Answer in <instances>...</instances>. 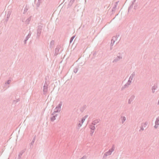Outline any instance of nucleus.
Returning <instances> with one entry per match:
<instances>
[{
  "instance_id": "nucleus-1",
  "label": "nucleus",
  "mask_w": 159,
  "mask_h": 159,
  "mask_svg": "<svg viewBox=\"0 0 159 159\" xmlns=\"http://www.w3.org/2000/svg\"><path fill=\"white\" fill-rule=\"evenodd\" d=\"M62 104V102L61 101L59 104L54 109V112L52 113V115L51 118V121H53L56 119V117L58 116L57 114H55V113L59 112L61 110V107Z\"/></svg>"
},
{
  "instance_id": "nucleus-2",
  "label": "nucleus",
  "mask_w": 159,
  "mask_h": 159,
  "mask_svg": "<svg viewBox=\"0 0 159 159\" xmlns=\"http://www.w3.org/2000/svg\"><path fill=\"white\" fill-rule=\"evenodd\" d=\"M61 46L60 45H58L57 46L56 48L55 49L54 52V56H56L59 54L60 52L62 50H61L60 52H59L60 50L61 49Z\"/></svg>"
},
{
  "instance_id": "nucleus-3",
  "label": "nucleus",
  "mask_w": 159,
  "mask_h": 159,
  "mask_svg": "<svg viewBox=\"0 0 159 159\" xmlns=\"http://www.w3.org/2000/svg\"><path fill=\"white\" fill-rule=\"evenodd\" d=\"M115 149V146L114 145H113L112 147V148L111 149H110L109 151L106 152L104 154L103 157V158L104 157H106L108 155H111V153L112 152H113Z\"/></svg>"
},
{
  "instance_id": "nucleus-4",
  "label": "nucleus",
  "mask_w": 159,
  "mask_h": 159,
  "mask_svg": "<svg viewBox=\"0 0 159 159\" xmlns=\"http://www.w3.org/2000/svg\"><path fill=\"white\" fill-rule=\"evenodd\" d=\"M43 26L42 25H39L38 26L37 33V38H39L41 35L42 30Z\"/></svg>"
},
{
  "instance_id": "nucleus-5",
  "label": "nucleus",
  "mask_w": 159,
  "mask_h": 159,
  "mask_svg": "<svg viewBox=\"0 0 159 159\" xmlns=\"http://www.w3.org/2000/svg\"><path fill=\"white\" fill-rule=\"evenodd\" d=\"M132 80H131L129 78L127 82L122 87L121 89L127 88L129 87V86L131 84Z\"/></svg>"
},
{
  "instance_id": "nucleus-6",
  "label": "nucleus",
  "mask_w": 159,
  "mask_h": 159,
  "mask_svg": "<svg viewBox=\"0 0 159 159\" xmlns=\"http://www.w3.org/2000/svg\"><path fill=\"white\" fill-rule=\"evenodd\" d=\"M70 22L69 21L66 22L63 26L64 28L67 30H68L70 29Z\"/></svg>"
},
{
  "instance_id": "nucleus-7",
  "label": "nucleus",
  "mask_w": 159,
  "mask_h": 159,
  "mask_svg": "<svg viewBox=\"0 0 159 159\" xmlns=\"http://www.w3.org/2000/svg\"><path fill=\"white\" fill-rule=\"evenodd\" d=\"M11 10H9L8 11L7 14L6 15V17L5 19V20L6 22L7 21L10 17V16L11 14Z\"/></svg>"
},
{
  "instance_id": "nucleus-8",
  "label": "nucleus",
  "mask_w": 159,
  "mask_h": 159,
  "mask_svg": "<svg viewBox=\"0 0 159 159\" xmlns=\"http://www.w3.org/2000/svg\"><path fill=\"white\" fill-rule=\"evenodd\" d=\"M122 58V57L120 55L117 56V57H116L113 60L112 62L115 63L117 62L118 61L120 60V59Z\"/></svg>"
},
{
  "instance_id": "nucleus-9",
  "label": "nucleus",
  "mask_w": 159,
  "mask_h": 159,
  "mask_svg": "<svg viewBox=\"0 0 159 159\" xmlns=\"http://www.w3.org/2000/svg\"><path fill=\"white\" fill-rule=\"evenodd\" d=\"M135 97L134 95H132L128 100V103L130 104L131 102L134 100Z\"/></svg>"
},
{
  "instance_id": "nucleus-10",
  "label": "nucleus",
  "mask_w": 159,
  "mask_h": 159,
  "mask_svg": "<svg viewBox=\"0 0 159 159\" xmlns=\"http://www.w3.org/2000/svg\"><path fill=\"white\" fill-rule=\"evenodd\" d=\"M100 120L98 119L96 120L93 121L92 123V125H96L98 123H99Z\"/></svg>"
},
{
  "instance_id": "nucleus-11",
  "label": "nucleus",
  "mask_w": 159,
  "mask_h": 159,
  "mask_svg": "<svg viewBox=\"0 0 159 159\" xmlns=\"http://www.w3.org/2000/svg\"><path fill=\"white\" fill-rule=\"evenodd\" d=\"M55 43V41L54 40H52L50 43L49 47L50 48H52L53 47Z\"/></svg>"
},
{
  "instance_id": "nucleus-12",
  "label": "nucleus",
  "mask_w": 159,
  "mask_h": 159,
  "mask_svg": "<svg viewBox=\"0 0 159 159\" xmlns=\"http://www.w3.org/2000/svg\"><path fill=\"white\" fill-rule=\"evenodd\" d=\"M31 16L29 17L25 21V23L26 24H28L30 22V21L31 20Z\"/></svg>"
},
{
  "instance_id": "nucleus-13",
  "label": "nucleus",
  "mask_w": 159,
  "mask_h": 159,
  "mask_svg": "<svg viewBox=\"0 0 159 159\" xmlns=\"http://www.w3.org/2000/svg\"><path fill=\"white\" fill-rule=\"evenodd\" d=\"M11 80H10V79H9L8 80L7 82H6L5 83L4 86H7V85L9 84L11 82Z\"/></svg>"
},
{
  "instance_id": "nucleus-14",
  "label": "nucleus",
  "mask_w": 159,
  "mask_h": 159,
  "mask_svg": "<svg viewBox=\"0 0 159 159\" xmlns=\"http://www.w3.org/2000/svg\"><path fill=\"white\" fill-rule=\"evenodd\" d=\"M136 0H134V1L132 2V4L128 8V11L132 8L133 7V5L134 3L135 2Z\"/></svg>"
},
{
  "instance_id": "nucleus-15",
  "label": "nucleus",
  "mask_w": 159,
  "mask_h": 159,
  "mask_svg": "<svg viewBox=\"0 0 159 159\" xmlns=\"http://www.w3.org/2000/svg\"><path fill=\"white\" fill-rule=\"evenodd\" d=\"M135 75V72H133L132 74L130 76L129 78H130V79L131 80H133V79L134 78V76Z\"/></svg>"
},
{
  "instance_id": "nucleus-16",
  "label": "nucleus",
  "mask_w": 159,
  "mask_h": 159,
  "mask_svg": "<svg viewBox=\"0 0 159 159\" xmlns=\"http://www.w3.org/2000/svg\"><path fill=\"white\" fill-rule=\"evenodd\" d=\"M42 2V1H39V0H38V1L36 4V6L37 8H38L39 7L40 5V3H41Z\"/></svg>"
},
{
  "instance_id": "nucleus-17",
  "label": "nucleus",
  "mask_w": 159,
  "mask_h": 159,
  "mask_svg": "<svg viewBox=\"0 0 159 159\" xmlns=\"http://www.w3.org/2000/svg\"><path fill=\"white\" fill-rule=\"evenodd\" d=\"M155 124L156 125H159V116L157 118Z\"/></svg>"
},
{
  "instance_id": "nucleus-18",
  "label": "nucleus",
  "mask_w": 159,
  "mask_h": 159,
  "mask_svg": "<svg viewBox=\"0 0 159 159\" xmlns=\"http://www.w3.org/2000/svg\"><path fill=\"white\" fill-rule=\"evenodd\" d=\"M89 128L91 130H94L95 129V127L94 125H90Z\"/></svg>"
},
{
  "instance_id": "nucleus-19",
  "label": "nucleus",
  "mask_w": 159,
  "mask_h": 159,
  "mask_svg": "<svg viewBox=\"0 0 159 159\" xmlns=\"http://www.w3.org/2000/svg\"><path fill=\"white\" fill-rule=\"evenodd\" d=\"M20 100L19 98H16V100H14L13 101V103L16 104V103H17L18 102L20 101Z\"/></svg>"
},
{
  "instance_id": "nucleus-20",
  "label": "nucleus",
  "mask_w": 159,
  "mask_h": 159,
  "mask_svg": "<svg viewBox=\"0 0 159 159\" xmlns=\"http://www.w3.org/2000/svg\"><path fill=\"white\" fill-rule=\"evenodd\" d=\"M31 33L30 31L28 35L26 36L25 39L27 40H28L29 39L31 35Z\"/></svg>"
},
{
  "instance_id": "nucleus-21",
  "label": "nucleus",
  "mask_w": 159,
  "mask_h": 159,
  "mask_svg": "<svg viewBox=\"0 0 159 159\" xmlns=\"http://www.w3.org/2000/svg\"><path fill=\"white\" fill-rule=\"evenodd\" d=\"M121 118L122 119L121 122L123 124L126 120V118L125 116H122Z\"/></svg>"
},
{
  "instance_id": "nucleus-22",
  "label": "nucleus",
  "mask_w": 159,
  "mask_h": 159,
  "mask_svg": "<svg viewBox=\"0 0 159 159\" xmlns=\"http://www.w3.org/2000/svg\"><path fill=\"white\" fill-rule=\"evenodd\" d=\"M34 142V140H32L31 143L30 144V148H32Z\"/></svg>"
},
{
  "instance_id": "nucleus-23",
  "label": "nucleus",
  "mask_w": 159,
  "mask_h": 159,
  "mask_svg": "<svg viewBox=\"0 0 159 159\" xmlns=\"http://www.w3.org/2000/svg\"><path fill=\"white\" fill-rule=\"evenodd\" d=\"M48 85L47 83H45L44 86H43V89H48Z\"/></svg>"
},
{
  "instance_id": "nucleus-24",
  "label": "nucleus",
  "mask_w": 159,
  "mask_h": 159,
  "mask_svg": "<svg viewBox=\"0 0 159 159\" xmlns=\"http://www.w3.org/2000/svg\"><path fill=\"white\" fill-rule=\"evenodd\" d=\"M117 7L116 6H115L113 7L112 8L111 11L112 12V14L113 13V12H114V11H115Z\"/></svg>"
},
{
  "instance_id": "nucleus-25",
  "label": "nucleus",
  "mask_w": 159,
  "mask_h": 159,
  "mask_svg": "<svg viewBox=\"0 0 159 159\" xmlns=\"http://www.w3.org/2000/svg\"><path fill=\"white\" fill-rule=\"evenodd\" d=\"M26 150V149H25L21 150V151L19 153V154H20L22 156V155L24 153Z\"/></svg>"
},
{
  "instance_id": "nucleus-26",
  "label": "nucleus",
  "mask_w": 159,
  "mask_h": 159,
  "mask_svg": "<svg viewBox=\"0 0 159 159\" xmlns=\"http://www.w3.org/2000/svg\"><path fill=\"white\" fill-rule=\"evenodd\" d=\"M117 39V35H116V36H114L112 37V40H114L115 41H116Z\"/></svg>"
},
{
  "instance_id": "nucleus-27",
  "label": "nucleus",
  "mask_w": 159,
  "mask_h": 159,
  "mask_svg": "<svg viewBox=\"0 0 159 159\" xmlns=\"http://www.w3.org/2000/svg\"><path fill=\"white\" fill-rule=\"evenodd\" d=\"M148 124V122H145L144 123H142L141 124V126H143L144 127H145L146 125Z\"/></svg>"
},
{
  "instance_id": "nucleus-28",
  "label": "nucleus",
  "mask_w": 159,
  "mask_h": 159,
  "mask_svg": "<svg viewBox=\"0 0 159 159\" xmlns=\"http://www.w3.org/2000/svg\"><path fill=\"white\" fill-rule=\"evenodd\" d=\"M115 42V41H114V40H112V39L111 40V43L110 44V45L111 46H113V45H114V43Z\"/></svg>"
},
{
  "instance_id": "nucleus-29",
  "label": "nucleus",
  "mask_w": 159,
  "mask_h": 159,
  "mask_svg": "<svg viewBox=\"0 0 159 159\" xmlns=\"http://www.w3.org/2000/svg\"><path fill=\"white\" fill-rule=\"evenodd\" d=\"M75 37V36H73L70 38V43L72 42Z\"/></svg>"
},
{
  "instance_id": "nucleus-30",
  "label": "nucleus",
  "mask_w": 159,
  "mask_h": 159,
  "mask_svg": "<svg viewBox=\"0 0 159 159\" xmlns=\"http://www.w3.org/2000/svg\"><path fill=\"white\" fill-rule=\"evenodd\" d=\"M157 88L156 84H154L153 86L152 87L151 89H156Z\"/></svg>"
},
{
  "instance_id": "nucleus-31",
  "label": "nucleus",
  "mask_w": 159,
  "mask_h": 159,
  "mask_svg": "<svg viewBox=\"0 0 159 159\" xmlns=\"http://www.w3.org/2000/svg\"><path fill=\"white\" fill-rule=\"evenodd\" d=\"M83 124H82V123H81V122L80 123H79L78 125V129H79L80 127L81 126H82V125Z\"/></svg>"
},
{
  "instance_id": "nucleus-32",
  "label": "nucleus",
  "mask_w": 159,
  "mask_h": 159,
  "mask_svg": "<svg viewBox=\"0 0 159 159\" xmlns=\"http://www.w3.org/2000/svg\"><path fill=\"white\" fill-rule=\"evenodd\" d=\"M85 120L84 117H83L81 120V123L83 124Z\"/></svg>"
},
{
  "instance_id": "nucleus-33",
  "label": "nucleus",
  "mask_w": 159,
  "mask_h": 159,
  "mask_svg": "<svg viewBox=\"0 0 159 159\" xmlns=\"http://www.w3.org/2000/svg\"><path fill=\"white\" fill-rule=\"evenodd\" d=\"M43 94L45 95L48 92V90H43Z\"/></svg>"
},
{
  "instance_id": "nucleus-34",
  "label": "nucleus",
  "mask_w": 159,
  "mask_h": 159,
  "mask_svg": "<svg viewBox=\"0 0 159 159\" xmlns=\"http://www.w3.org/2000/svg\"><path fill=\"white\" fill-rule=\"evenodd\" d=\"M97 52L96 51H93V55L94 56H95L97 54Z\"/></svg>"
},
{
  "instance_id": "nucleus-35",
  "label": "nucleus",
  "mask_w": 159,
  "mask_h": 159,
  "mask_svg": "<svg viewBox=\"0 0 159 159\" xmlns=\"http://www.w3.org/2000/svg\"><path fill=\"white\" fill-rule=\"evenodd\" d=\"M74 73H77V72L78 71V69L77 68H75L73 70Z\"/></svg>"
},
{
  "instance_id": "nucleus-36",
  "label": "nucleus",
  "mask_w": 159,
  "mask_h": 159,
  "mask_svg": "<svg viewBox=\"0 0 159 159\" xmlns=\"http://www.w3.org/2000/svg\"><path fill=\"white\" fill-rule=\"evenodd\" d=\"M143 127V126H141L140 129L139 130V131H143L144 130V128Z\"/></svg>"
},
{
  "instance_id": "nucleus-37",
  "label": "nucleus",
  "mask_w": 159,
  "mask_h": 159,
  "mask_svg": "<svg viewBox=\"0 0 159 159\" xmlns=\"http://www.w3.org/2000/svg\"><path fill=\"white\" fill-rule=\"evenodd\" d=\"M85 107H86V106H84L83 108H82L80 109V111H81L82 112L83 111L84 109L85 108Z\"/></svg>"
},
{
  "instance_id": "nucleus-38",
  "label": "nucleus",
  "mask_w": 159,
  "mask_h": 159,
  "mask_svg": "<svg viewBox=\"0 0 159 159\" xmlns=\"http://www.w3.org/2000/svg\"><path fill=\"white\" fill-rule=\"evenodd\" d=\"M22 155L20 154H19L18 157L17 159H21V158Z\"/></svg>"
},
{
  "instance_id": "nucleus-39",
  "label": "nucleus",
  "mask_w": 159,
  "mask_h": 159,
  "mask_svg": "<svg viewBox=\"0 0 159 159\" xmlns=\"http://www.w3.org/2000/svg\"><path fill=\"white\" fill-rule=\"evenodd\" d=\"M69 80H67L66 82L65 83V85H67V84H68V83H69Z\"/></svg>"
},
{
  "instance_id": "nucleus-40",
  "label": "nucleus",
  "mask_w": 159,
  "mask_h": 159,
  "mask_svg": "<svg viewBox=\"0 0 159 159\" xmlns=\"http://www.w3.org/2000/svg\"><path fill=\"white\" fill-rule=\"evenodd\" d=\"M90 132H91L90 134H91V136H92L93 134V133L94 132V130H91Z\"/></svg>"
},
{
  "instance_id": "nucleus-41",
  "label": "nucleus",
  "mask_w": 159,
  "mask_h": 159,
  "mask_svg": "<svg viewBox=\"0 0 159 159\" xmlns=\"http://www.w3.org/2000/svg\"><path fill=\"white\" fill-rule=\"evenodd\" d=\"M75 0H70V3H71V4L73 3Z\"/></svg>"
},
{
  "instance_id": "nucleus-42",
  "label": "nucleus",
  "mask_w": 159,
  "mask_h": 159,
  "mask_svg": "<svg viewBox=\"0 0 159 159\" xmlns=\"http://www.w3.org/2000/svg\"><path fill=\"white\" fill-rule=\"evenodd\" d=\"M28 40L26 39H25L24 41V44H25L26 43V41Z\"/></svg>"
},
{
  "instance_id": "nucleus-43",
  "label": "nucleus",
  "mask_w": 159,
  "mask_h": 159,
  "mask_svg": "<svg viewBox=\"0 0 159 159\" xmlns=\"http://www.w3.org/2000/svg\"><path fill=\"white\" fill-rule=\"evenodd\" d=\"M159 125H155V126H154V128L155 129H157L158 127V126Z\"/></svg>"
},
{
  "instance_id": "nucleus-44",
  "label": "nucleus",
  "mask_w": 159,
  "mask_h": 159,
  "mask_svg": "<svg viewBox=\"0 0 159 159\" xmlns=\"http://www.w3.org/2000/svg\"><path fill=\"white\" fill-rule=\"evenodd\" d=\"M119 2V1H117V2H116L115 3V6H116V7L117 6V4H118V2Z\"/></svg>"
},
{
  "instance_id": "nucleus-45",
  "label": "nucleus",
  "mask_w": 159,
  "mask_h": 159,
  "mask_svg": "<svg viewBox=\"0 0 159 159\" xmlns=\"http://www.w3.org/2000/svg\"><path fill=\"white\" fill-rule=\"evenodd\" d=\"M27 10H28V9L27 8H26V9L25 8L24 13L26 12L27 11Z\"/></svg>"
},
{
  "instance_id": "nucleus-46",
  "label": "nucleus",
  "mask_w": 159,
  "mask_h": 159,
  "mask_svg": "<svg viewBox=\"0 0 159 159\" xmlns=\"http://www.w3.org/2000/svg\"><path fill=\"white\" fill-rule=\"evenodd\" d=\"M86 157H85L84 156L82 158H80L79 159H86Z\"/></svg>"
},
{
  "instance_id": "nucleus-47",
  "label": "nucleus",
  "mask_w": 159,
  "mask_h": 159,
  "mask_svg": "<svg viewBox=\"0 0 159 159\" xmlns=\"http://www.w3.org/2000/svg\"><path fill=\"white\" fill-rule=\"evenodd\" d=\"M110 50H111L112 49V46H111L110 45Z\"/></svg>"
},
{
  "instance_id": "nucleus-48",
  "label": "nucleus",
  "mask_w": 159,
  "mask_h": 159,
  "mask_svg": "<svg viewBox=\"0 0 159 159\" xmlns=\"http://www.w3.org/2000/svg\"><path fill=\"white\" fill-rule=\"evenodd\" d=\"M35 137H36V136H35L34 137V138H33L32 140H34V141H35Z\"/></svg>"
},
{
  "instance_id": "nucleus-49",
  "label": "nucleus",
  "mask_w": 159,
  "mask_h": 159,
  "mask_svg": "<svg viewBox=\"0 0 159 159\" xmlns=\"http://www.w3.org/2000/svg\"><path fill=\"white\" fill-rule=\"evenodd\" d=\"M137 6H136V5H135L134 6V9H136V8H137Z\"/></svg>"
},
{
  "instance_id": "nucleus-50",
  "label": "nucleus",
  "mask_w": 159,
  "mask_h": 159,
  "mask_svg": "<svg viewBox=\"0 0 159 159\" xmlns=\"http://www.w3.org/2000/svg\"><path fill=\"white\" fill-rule=\"evenodd\" d=\"M88 115H86L84 117L85 118V119L88 117Z\"/></svg>"
},
{
  "instance_id": "nucleus-51",
  "label": "nucleus",
  "mask_w": 159,
  "mask_h": 159,
  "mask_svg": "<svg viewBox=\"0 0 159 159\" xmlns=\"http://www.w3.org/2000/svg\"><path fill=\"white\" fill-rule=\"evenodd\" d=\"M155 90H152V92L154 93L155 92Z\"/></svg>"
},
{
  "instance_id": "nucleus-52",
  "label": "nucleus",
  "mask_w": 159,
  "mask_h": 159,
  "mask_svg": "<svg viewBox=\"0 0 159 159\" xmlns=\"http://www.w3.org/2000/svg\"><path fill=\"white\" fill-rule=\"evenodd\" d=\"M69 4H70V3H68V7H67V8H68V7H69L68 6L69 5Z\"/></svg>"
},
{
  "instance_id": "nucleus-53",
  "label": "nucleus",
  "mask_w": 159,
  "mask_h": 159,
  "mask_svg": "<svg viewBox=\"0 0 159 159\" xmlns=\"http://www.w3.org/2000/svg\"><path fill=\"white\" fill-rule=\"evenodd\" d=\"M117 35V38L119 37V35Z\"/></svg>"
},
{
  "instance_id": "nucleus-54",
  "label": "nucleus",
  "mask_w": 159,
  "mask_h": 159,
  "mask_svg": "<svg viewBox=\"0 0 159 159\" xmlns=\"http://www.w3.org/2000/svg\"><path fill=\"white\" fill-rule=\"evenodd\" d=\"M39 1H42V0H39Z\"/></svg>"
},
{
  "instance_id": "nucleus-55",
  "label": "nucleus",
  "mask_w": 159,
  "mask_h": 159,
  "mask_svg": "<svg viewBox=\"0 0 159 159\" xmlns=\"http://www.w3.org/2000/svg\"><path fill=\"white\" fill-rule=\"evenodd\" d=\"M54 88L53 89L54 90Z\"/></svg>"
}]
</instances>
